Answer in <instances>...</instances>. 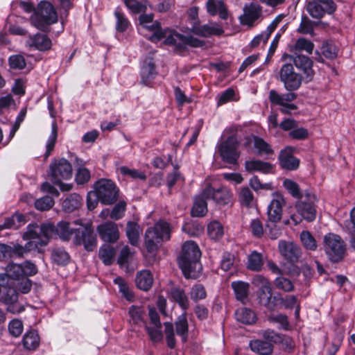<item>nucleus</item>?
<instances>
[{
	"mask_svg": "<svg viewBox=\"0 0 355 355\" xmlns=\"http://www.w3.org/2000/svg\"><path fill=\"white\" fill-rule=\"evenodd\" d=\"M53 236L67 240V222L61 221L57 226L51 223H44L40 227L37 224H30L23 234L24 240H33L38 249L46 245Z\"/></svg>",
	"mask_w": 355,
	"mask_h": 355,
	"instance_id": "1",
	"label": "nucleus"
},
{
	"mask_svg": "<svg viewBox=\"0 0 355 355\" xmlns=\"http://www.w3.org/2000/svg\"><path fill=\"white\" fill-rule=\"evenodd\" d=\"M201 252L195 242L187 241L184 243L178 260L179 266L186 278L197 277L201 269L199 262Z\"/></svg>",
	"mask_w": 355,
	"mask_h": 355,
	"instance_id": "2",
	"label": "nucleus"
},
{
	"mask_svg": "<svg viewBox=\"0 0 355 355\" xmlns=\"http://www.w3.org/2000/svg\"><path fill=\"white\" fill-rule=\"evenodd\" d=\"M171 232L170 225L163 220L157 222L153 227H148L144 236V245L147 252L150 254L155 253L162 241L170 239Z\"/></svg>",
	"mask_w": 355,
	"mask_h": 355,
	"instance_id": "3",
	"label": "nucleus"
},
{
	"mask_svg": "<svg viewBox=\"0 0 355 355\" xmlns=\"http://www.w3.org/2000/svg\"><path fill=\"white\" fill-rule=\"evenodd\" d=\"M80 220L68 221V236L74 235L73 242L76 245H84L87 251H93L97 244L96 236L89 226L79 223Z\"/></svg>",
	"mask_w": 355,
	"mask_h": 355,
	"instance_id": "4",
	"label": "nucleus"
},
{
	"mask_svg": "<svg viewBox=\"0 0 355 355\" xmlns=\"http://www.w3.org/2000/svg\"><path fill=\"white\" fill-rule=\"evenodd\" d=\"M30 20L33 26L44 31L49 24L57 21V14L51 3L44 1L38 4Z\"/></svg>",
	"mask_w": 355,
	"mask_h": 355,
	"instance_id": "5",
	"label": "nucleus"
},
{
	"mask_svg": "<svg viewBox=\"0 0 355 355\" xmlns=\"http://www.w3.org/2000/svg\"><path fill=\"white\" fill-rule=\"evenodd\" d=\"M164 325L166 340L169 348L174 349L176 345L174 334V325L175 327V332L177 335L181 337L182 342L185 343L187 340L189 335V324L186 312H184L182 315L178 317L174 324L171 322H166L164 323Z\"/></svg>",
	"mask_w": 355,
	"mask_h": 355,
	"instance_id": "6",
	"label": "nucleus"
},
{
	"mask_svg": "<svg viewBox=\"0 0 355 355\" xmlns=\"http://www.w3.org/2000/svg\"><path fill=\"white\" fill-rule=\"evenodd\" d=\"M322 247L329 259L332 262L341 261L346 252V245L340 236L328 233L323 237Z\"/></svg>",
	"mask_w": 355,
	"mask_h": 355,
	"instance_id": "7",
	"label": "nucleus"
},
{
	"mask_svg": "<svg viewBox=\"0 0 355 355\" xmlns=\"http://www.w3.org/2000/svg\"><path fill=\"white\" fill-rule=\"evenodd\" d=\"M239 141L236 135L228 137L225 141L218 144V152L221 159L227 164L237 165L241 152L239 150Z\"/></svg>",
	"mask_w": 355,
	"mask_h": 355,
	"instance_id": "8",
	"label": "nucleus"
},
{
	"mask_svg": "<svg viewBox=\"0 0 355 355\" xmlns=\"http://www.w3.org/2000/svg\"><path fill=\"white\" fill-rule=\"evenodd\" d=\"M94 189L102 204L112 205L117 200L119 190L112 180L101 179L95 183Z\"/></svg>",
	"mask_w": 355,
	"mask_h": 355,
	"instance_id": "9",
	"label": "nucleus"
},
{
	"mask_svg": "<svg viewBox=\"0 0 355 355\" xmlns=\"http://www.w3.org/2000/svg\"><path fill=\"white\" fill-rule=\"evenodd\" d=\"M279 80L283 83L288 92H293L300 87L302 76L295 71L292 64L286 63L280 69Z\"/></svg>",
	"mask_w": 355,
	"mask_h": 355,
	"instance_id": "10",
	"label": "nucleus"
},
{
	"mask_svg": "<svg viewBox=\"0 0 355 355\" xmlns=\"http://www.w3.org/2000/svg\"><path fill=\"white\" fill-rule=\"evenodd\" d=\"M316 196L309 192H306L304 196L299 199L295 208L297 212L306 220L313 221L316 216L315 202Z\"/></svg>",
	"mask_w": 355,
	"mask_h": 355,
	"instance_id": "11",
	"label": "nucleus"
},
{
	"mask_svg": "<svg viewBox=\"0 0 355 355\" xmlns=\"http://www.w3.org/2000/svg\"><path fill=\"white\" fill-rule=\"evenodd\" d=\"M297 95L294 92L280 94L276 90L272 89L269 92L268 98L272 104L281 107L279 110L282 113L289 114L297 109L296 105L291 103L297 98Z\"/></svg>",
	"mask_w": 355,
	"mask_h": 355,
	"instance_id": "12",
	"label": "nucleus"
},
{
	"mask_svg": "<svg viewBox=\"0 0 355 355\" xmlns=\"http://www.w3.org/2000/svg\"><path fill=\"white\" fill-rule=\"evenodd\" d=\"M203 196L213 200L219 206L229 205L232 203L233 198V193L228 188L220 187L214 189L211 185H207L203 189Z\"/></svg>",
	"mask_w": 355,
	"mask_h": 355,
	"instance_id": "13",
	"label": "nucleus"
},
{
	"mask_svg": "<svg viewBox=\"0 0 355 355\" xmlns=\"http://www.w3.org/2000/svg\"><path fill=\"white\" fill-rule=\"evenodd\" d=\"M49 174L51 181L59 186L61 191L67 190V184L62 182L67 177V159L62 158L51 164Z\"/></svg>",
	"mask_w": 355,
	"mask_h": 355,
	"instance_id": "14",
	"label": "nucleus"
},
{
	"mask_svg": "<svg viewBox=\"0 0 355 355\" xmlns=\"http://www.w3.org/2000/svg\"><path fill=\"white\" fill-rule=\"evenodd\" d=\"M334 2L328 3L324 0H316L307 3L306 10L309 15L315 19L322 18L324 14H333L336 10Z\"/></svg>",
	"mask_w": 355,
	"mask_h": 355,
	"instance_id": "15",
	"label": "nucleus"
},
{
	"mask_svg": "<svg viewBox=\"0 0 355 355\" xmlns=\"http://www.w3.org/2000/svg\"><path fill=\"white\" fill-rule=\"evenodd\" d=\"M286 201L282 195L276 193L273 194V198L268 207V221L271 223H279L282 218L283 207Z\"/></svg>",
	"mask_w": 355,
	"mask_h": 355,
	"instance_id": "16",
	"label": "nucleus"
},
{
	"mask_svg": "<svg viewBox=\"0 0 355 355\" xmlns=\"http://www.w3.org/2000/svg\"><path fill=\"white\" fill-rule=\"evenodd\" d=\"M278 248L280 254L292 263L297 262L302 254L300 247L293 242L279 241Z\"/></svg>",
	"mask_w": 355,
	"mask_h": 355,
	"instance_id": "17",
	"label": "nucleus"
},
{
	"mask_svg": "<svg viewBox=\"0 0 355 355\" xmlns=\"http://www.w3.org/2000/svg\"><path fill=\"white\" fill-rule=\"evenodd\" d=\"M288 57L293 62L295 66L305 75L306 81H311L314 76L313 61L308 56L297 52L292 55H288Z\"/></svg>",
	"mask_w": 355,
	"mask_h": 355,
	"instance_id": "18",
	"label": "nucleus"
},
{
	"mask_svg": "<svg viewBox=\"0 0 355 355\" xmlns=\"http://www.w3.org/2000/svg\"><path fill=\"white\" fill-rule=\"evenodd\" d=\"M96 230L100 238L107 243H115L119 239V230L117 225L111 221L98 225Z\"/></svg>",
	"mask_w": 355,
	"mask_h": 355,
	"instance_id": "19",
	"label": "nucleus"
},
{
	"mask_svg": "<svg viewBox=\"0 0 355 355\" xmlns=\"http://www.w3.org/2000/svg\"><path fill=\"white\" fill-rule=\"evenodd\" d=\"M262 8L259 4L251 3L243 7V14L239 17L242 25L252 26L261 15Z\"/></svg>",
	"mask_w": 355,
	"mask_h": 355,
	"instance_id": "20",
	"label": "nucleus"
},
{
	"mask_svg": "<svg viewBox=\"0 0 355 355\" xmlns=\"http://www.w3.org/2000/svg\"><path fill=\"white\" fill-rule=\"evenodd\" d=\"M191 32L200 37H209L211 35H220L224 33V31L217 24L200 25V21H193L192 22Z\"/></svg>",
	"mask_w": 355,
	"mask_h": 355,
	"instance_id": "21",
	"label": "nucleus"
},
{
	"mask_svg": "<svg viewBox=\"0 0 355 355\" xmlns=\"http://www.w3.org/2000/svg\"><path fill=\"white\" fill-rule=\"evenodd\" d=\"M279 161L281 167L288 171H294L300 165V160L293 156L291 147H286L280 151Z\"/></svg>",
	"mask_w": 355,
	"mask_h": 355,
	"instance_id": "22",
	"label": "nucleus"
},
{
	"mask_svg": "<svg viewBox=\"0 0 355 355\" xmlns=\"http://www.w3.org/2000/svg\"><path fill=\"white\" fill-rule=\"evenodd\" d=\"M26 44L30 48L39 51H46L51 46V40L46 35L42 33L29 35Z\"/></svg>",
	"mask_w": 355,
	"mask_h": 355,
	"instance_id": "23",
	"label": "nucleus"
},
{
	"mask_svg": "<svg viewBox=\"0 0 355 355\" xmlns=\"http://www.w3.org/2000/svg\"><path fill=\"white\" fill-rule=\"evenodd\" d=\"M155 64L150 58H146L142 65L141 77V82L145 85H150L151 81L156 77Z\"/></svg>",
	"mask_w": 355,
	"mask_h": 355,
	"instance_id": "24",
	"label": "nucleus"
},
{
	"mask_svg": "<svg viewBox=\"0 0 355 355\" xmlns=\"http://www.w3.org/2000/svg\"><path fill=\"white\" fill-rule=\"evenodd\" d=\"M245 168L250 173L259 171L263 173H269L272 171L273 166L269 162L253 159L245 162Z\"/></svg>",
	"mask_w": 355,
	"mask_h": 355,
	"instance_id": "25",
	"label": "nucleus"
},
{
	"mask_svg": "<svg viewBox=\"0 0 355 355\" xmlns=\"http://www.w3.org/2000/svg\"><path fill=\"white\" fill-rule=\"evenodd\" d=\"M135 283L138 288L147 291L153 285V277L151 272L148 270L138 272L135 278Z\"/></svg>",
	"mask_w": 355,
	"mask_h": 355,
	"instance_id": "26",
	"label": "nucleus"
},
{
	"mask_svg": "<svg viewBox=\"0 0 355 355\" xmlns=\"http://www.w3.org/2000/svg\"><path fill=\"white\" fill-rule=\"evenodd\" d=\"M206 196H203V191L200 194L196 196L194 203L191 209V215L194 217L204 216L207 212V200Z\"/></svg>",
	"mask_w": 355,
	"mask_h": 355,
	"instance_id": "27",
	"label": "nucleus"
},
{
	"mask_svg": "<svg viewBox=\"0 0 355 355\" xmlns=\"http://www.w3.org/2000/svg\"><path fill=\"white\" fill-rule=\"evenodd\" d=\"M141 230L138 223L132 221H128L127 223L125 233L129 243L132 245L137 246L139 245Z\"/></svg>",
	"mask_w": 355,
	"mask_h": 355,
	"instance_id": "28",
	"label": "nucleus"
},
{
	"mask_svg": "<svg viewBox=\"0 0 355 355\" xmlns=\"http://www.w3.org/2000/svg\"><path fill=\"white\" fill-rule=\"evenodd\" d=\"M250 347L254 352L260 355H269L273 350V345L270 342H266L264 339L251 340Z\"/></svg>",
	"mask_w": 355,
	"mask_h": 355,
	"instance_id": "29",
	"label": "nucleus"
},
{
	"mask_svg": "<svg viewBox=\"0 0 355 355\" xmlns=\"http://www.w3.org/2000/svg\"><path fill=\"white\" fill-rule=\"evenodd\" d=\"M170 296L184 311L189 307V301L184 290L179 287L171 289Z\"/></svg>",
	"mask_w": 355,
	"mask_h": 355,
	"instance_id": "30",
	"label": "nucleus"
},
{
	"mask_svg": "<svg viewBox=\"0 0 355 355\" xmlns=\"http://www.w3.org/2000/svg\"><path fill=\"white\" fill-rule=\"evenodd\" d=\"M40 341L37 332L35 330H31L24 335L21 343L25 349L35 350L39 346Z\"/></svg>",
	"mask_w": 355,
	"mask_h": 355,
	"instance_id": "31",
	"label": "nucleus"
},
{
	"mask_svg": "<svg viewBox=\"0 0 355 355\" xmlns=\"http://www.w3.org/2000/svg\"><path fill=\"white\" fill-rule=\"evenodd\" d=\"M232 288H233L236 297L238 300L245 303L248 300L249 284L247 282L238 281L232 282Z\"/></svg>",
	"mask_w": 355,
	"mask_h": 355,
	"instance_id": "32",
	"label": "nucleus"
},
{
	"mask_svg": "<svg viewBox=\"0 0 355 355\" xmlns=\"http://www.w3.org/2000/svg\"><path fill=\"white\" fill-rule=\"evenodd\" d=\"M235 317L237 321L245 324H251L256 321L254 311L245 307L238 309L235 312Z\"/></svg>",
	"mask_w": 355,
	"mask_h": 355,
	"instance_id": "33",
	"label": "nucleus"
},
{
	"mask_svg": "<svg viewBox=\"0 0 355 355\" xmlns=\"http://www.w3.org/2000/svg\"><path fill=\"white\" fill-rule=\"evenodd\" d=\"M263 266V256L254 250L248 257L247 268L252 271H260Z\"/></svg>",
	"mask_w": 355,
	"mask_h": 355,
	"instance_id": "34",
	"label": "nucleus"
},
{
	"mask_svg": "<svg viewBox=\"0 0 355 355\" xmlns=\"http://www.w3.org/2000/svg\"><path fill=\"white\" fill-rule=\"evenodd\" d=\"M142 26L144 28L153 32V35L149 37V40L153 42H159L166 36V33L161 29L159 23L156 21Z\"/></svg>",
	"mask_w": 355,
	"mask_h": 355,
	"instance_id": "35",
	"label": "nucleus"
},
{
	"mask_svg": "<svg viewBox=\"0 0 355 355\" xmlns=\"http://www.w3.org/2000/svg\"><path fill=\"white\" fill-rule=\"evenodd\" d=\"M115 254L116 250L113 247L104 244L99 250L98 256L105 265L109 266L112 263Z\"/></svg>",
	"mask_w": 355,
	"mask_h": 355,
	"instance_id": "36",
	"label": "nucleus"
},
{
	"mask_svg": "<svg viewBox=\"0 0 355 355\" xmlns=\"http://www.w3.org/2000/svg\"><path fill=\"white\" fill-rule=\"evenodd\" d=\"M300 238L302 246L306 250L311 251H315L317 250V241L310 232L306 230L302 231L300 233Z\"/></svg>",
	"mask_w": 355,
	"mask_h": 355,
	"instance_id": "37",
	"label": "nucleus"
},
{
	"mask_svg": "<svg viewBox=\"0 0 355 355\" xmlns=\"http://www.w3.org/2000/svg\"><path fill=\"white\" fill-rule=\"evenodd\" d=\"M128 313L130 322L136 325L141 324L146 325V322L144 320L145 312L143 308L132 305L130 307Z\"/></svg>",
	"mask_w": 355,
	"mask_h": 355,
	"instance_id": "38",
	"label": "nucleus"
},
{
	"mask_svg": "<svg viewBox=\"0 0 355 355\" xmlns=\"http://www.w3.org/2000/svg\"><path fill=\"white\" fill-rule=\"evenodd\" d=\"M28 241H29L25 245V246L16 244L14 245L13 247H11V255L13 254L17 257H22L24 254L29 251L39 250L38 248L35 247V243L33 240Z\"/></svg>",
	"mask_w": 355,
	"mask_h": 355,
	"instance_id": "39",
	"label": "nucleus"
},
{
	"mask_svg": "<svg viewBox=\"0 0 355 355\" xmlns=\"http://www.w3.org/2000/svg\"><path fill=\"white\" fill-rule=\"evenodd\" d=\"M254 146L258 150V155H270L274 153L271 146L261 137H254Z\"/></svg>",
	"mask_w": 355,
	"mask_h": 355,
	"instance_id": "40",
	"label": "nucleus"
},
{
	"mask_svg": "<svg viewBox=\"0 0 355 355\" xmlns=\"http://www.w3.org/2000/svg\"><path fill=\"white\" fill-rule=\"evenodd\" d=\"M207 232L211 239H219L223 235V227L219 222L213 221L208 225Z\"/></svg>",
	"mask_w": 355,
	"mask_h": 355,
	"instance_id": "41",
	"label": "nucleus"
},
{
	"mask_svg": "<svg viewBox=\"0 0 355 355\" xmlns=\"http://www.w3.org/2000/svg\"><path fill=\"white\" fill-rule=\"evenodd\" d=\"M338 48L332 42H324L321 46V53L327 58L335 59L338 55Z\"/></svg>",
	"mask_w": 355,
	"mask_h": 355,
	"instance_id": "42",
	"label": "nucleus"
},
{
	"mask_svg": "<svg viewBox=\"0 0 355 355\" xmlns=\"http://www.w3.org/2000/svg\"><path fill=\"white\" fill-rule=\"evenodd\" d=\"M91 179V173L88 168L81 166L76 169L75 181L78 185H84Z\"/></svg>",
	"mask_w": 355,
	"mask_h": 355,
	"instance_id": "43",
	"label": "nucleus"
},
{
	"mask_svg": "<svg viewBox=\"0 0 355 355\" xmlns=\"http://www.w3.org/2000/svg\"><path fill=\"white\" fill-rule=\"evenodd\" d=\"M182 230L189 236H198L203 232L204 227L196 222H189L183 225Z\"/></svg>",
	"mask_w": 355,
	"mask_h": 355,
	"instance_id": "44",
	"label": "nucleus"
},
{
	"mask_svg": "<svg viewBox=\"0 0 355 355\" xmlns=\"http://www.w3.org/2000/svg\"><path fill=\"white\" fill-rule=\"evenodd\" d=\"M6 272L8 277L16 280H19L24 276L21 264L10 263L7 266Z\"/></svg>",
	"mask_w": 355,
	"mask_h": 355,
	"instance_id": "45",
	"label": "nucleus"
},
{
	"mask_svg": "<svg viewBox=\"0 0 355 355\" xmlns=\"http://www.w3.org/2000/svg\"><path fill=\"white\" fill-rule=\"evenodd\" d=\"M114 15L116 18V28L117 31L121 33L125 31L128 28L130 22L119 8H117L115 10Z\"/></svg>",
	"mask_w": 355,
	"mask_h": 355,
	"instance_id": "46",
	"label": "nucleus"
},
{
	"mask_svg": "<svg viewBox=\"0 0 355 355\" xmlns=\"http://www.w3.org/2000/svg\"><path fill=\"white\" fill-rule=\"evenodd\" d=\"M83 206L82 197L73 193L68 196V212L78 211Z\"/></svg>",
	"mask_w": 355,
	"mask_h": 355,
	"instance_id": "47",
	"label": "nucleus"
},
{
	"mask_svg": "<svg viewBox=\"0 0 355 355\" xmlns=\"http://www.w3.org/2000/svg\"><path fill=\"white\" fill-rule=\"evenodd\" d=\"M124 3L132 14L146 12L147 9L145 3L137 0H124Z\"/></svg>",
	"mask_w": 355,
	"mask_h": 355,
	"instance_id": "48",
	"label": "nucleus"
},
{
	"mask_svg": "<svg viewBox=\"0 0 355 355\" xmlns=\"http://www.w3.org/2000/svg\"><path fill=\"white\" fill-rule=\"evenodd\" d=\"M274 283L277 288L282 290L284 292H291L294 289L293 282L290 279L282 277V275L277 277L275 279Z\"/></svg>",
	"mask_w": 355,
	"mask_h": 355,
	"instance_id": "49",
	"label": "nucleus"
},
{
	"mask_svg": "<svg viewBox=\"0 0 355 355\" xmlns=\"http://www.w3.org/2000/svg\"><path fill=\"white\" fill-rule=\"evenodd\" d=\"M294 48L297 51H305L309 54H311L313 51L314 44L311 41L302 37L296 41Z\"/></svg>",
	"mask_w": 355,
	"mask_h": 355,
	"instance_id": "50",
	"label": "nucleus"
},
{
	"mask_svg": "<svg viewBox=\"0 0 355 355\" xmlns=\"http://www.w3.org/2000/svg\"><path fill=\"white\" fill-rule=\"evenodd\" d=\"M145 329L150 337V339L153 343H158L163 338V334L162 331V327L158 326H148L147 324L145 325Z\"/></svg>",
	"mask_w": 355,
	"mask_h": 355,
	"instance_id": "51",
	"label": "nucleus"
},
{
	"mask_svg": "<svg viewBox=\"0 0 355 355\" xmlns=\"http://www.w3.org/2000/svg\"><path fill=\"white\" fill-rule=\"evenodd\" d=\"M18 293L14 288H7L6 293L1 296V301L5 304L17 302Z\"/></svg>",
	"mask_w": 355,
	"mask_h": 355,
	"instance_id": "52",
	"label": "nucleus"
},
{
	"mask_svg": "<svg viewBox=\"0 0 355 355\" xmlns=\"http://www.w3.org/2000/svg\"><path fill=\"white\" fill-rule=\"evenodd\" d=\"M183 35L182 34L178 33H172L168 36H165L166 37L164 43L169 45H174L177 49L181 50L183 49L182 40Z\"/></svg>",
	"mask_w": 355,
	"mask_h": 355,
	"instance_id": "53",
	"label": "nucleus"
},
{
	"mask_svg": "<svg viewBox=\"0 0 355 355\" xmlns=\"http://www.w3.org/2000/svg\"><path fill=\"white\" fill-rule=\"evenodd\" d=\"M8 62L10 67L12 69H23L26 65L25 58L21 55H12L10 56Z\"/></svg>",
	"mask_w": 355,
	"mask_h": 355,
	"instance_id": "54",
	"label": "nucleus"
},
{
	"mask_svg": "<svg viewBox=\"0 0 355 355\" xmlns=\"http://www.w3.org/2000/svg\"><path fill=\"white\" fill-rule=\"evenodd\" d=\"M284 186L293 197L300 199L304 196V194L300 192L299 186L296 182L286 179L284 182Z\"/></svg>",
	"mask_w": 355,
	"mask_h": 355,
	"instance_id": "55",
	"label": "nucleus"
},
{
	"mask_svg": "<svg viewBox=\"0 0 355 355\" xmlns=\"http://www.w3.org/2000/svg\"><path fill=\"white\" fill-rule=\"evenodd\" d=\"M191 298L194 302L203 300L207 296L205 287L201 284H196L192 286L190 292Z\"/></svg>",
	"mask_w": 355,
	"mask_h": 355,
	"instance_id": "56",
	"label": "nucleus"
},
{
	"mask_svg": "<svg viewBox=\"0 0 355 355\" xmlns=\"http://www.w3.org/2000/svg\"><path fill=\"white\" fill-rule=\"evenodd\" d=\"M268 320L270 322L279 324V328H282L285 330H287L288 329L289 322L288 321L287 316L284 314H271L268 316Z\"/></svg>",
	"mask_w": 355,
	"mask_h": 355,
	"instance_id": "57",
	"label": "nucleus"
},
{
	"mask_svg": "<svg viewBox=\"0 0 355 355\" xmlns=\"http://www.w3.org/2000/svg\"><path fill=\"white\" fill-rule=\"evenodd\" d=\"M53 205L54 201L53 198L49 196L40 198L35 202L36 209L40 211L49 210Z\"/></svg>",
	"mask_w": 355,
	"mask_h": 355,
	"instance_id": "58",
	"label": "nucleus"
},
{
	"mask_svg": "<svg viewBox=\"0 0 355 355\" xmlns=\"http://www.w3.org/2000/svg\"><path fill=\"white\" fill-rule=\"evenodd\" d=\"M57 125L55 123H53L51 132L46 142V151L45 153L46 157H48L53 150L57 139Z\"/></svg>",
	"mask_w": 355,
	"mask_h": 355,
	"instance_id": "59",
	"label": "nucleus"
},
{
	"mask_svg": "<svg viewBox=\"0 0 355 355\" xmlns=\"http://www.w3.org/2000/svg\"><path fill=\"white\" fill-rule=\"evenodd\" d=\"M23 323L20 320L14 319L8 324L10 334L14 337L19 336L23 331Z\"/></svg>",
	"mask_w": 355,
	"mask_h": 355,
	"instance_id": "60",
	"label": "nucleus"
},
{
	"mask_svg": "<svg viewBox=\"0 0 355 355\" xmlns=\"http://www.w3.org/2000/svg\"><path fill=\"white\" fill-rule=\"evenodd\" d=\"M125 207L126 202L123 200L119 201L113 207L110 214V218L116 220L121 218L125 211Z\"/></svg>",
	"mask_w": 355,
	"mask_h": 355,
	"instance_id": "61",
	"label": "nucleus"
},
{
	"mask_svg": "<svg viewBox=\"0 0 355 355\" xmlns=\"http://www.w3.org/2000/svg\"><path fill=\"white\" fill-rule=\"evenodd\" d=\"M266 234L272 240L277 239L282 234L281 228L277 223L267 221L266 224Z\"/></svg>",
	"mask_w": 355,
	"mask_h": 355,
	"instance_id": "62",
	"label": "nucleus"
},
{
	"mask_svg": "<svg viewBox=\"0 0 355 355\" xmlns=\"http://www.w3.org/2000/svg\"><path fill=\"white\" fill-rule=\"evenodd\" d=\"M262 337L266 342H270L273 345V344H278L281 341L282 334L273 330L267 329L263 331Z\"/></svg>",
	"mask_w": 355,
	"mask_h": 355,
	"instance_id": "63",
	"label": "nucleus"
},
{
	"mask_svg": "<svg viewBox=\"0 0 355 355\" xmlns=\"http://www.w3.org/2000/svg\"><path fill=\"white\" fill-rule=\"evenodd\" d=\"M119 170L123 175H129L133 179H140L143 180L146 179V175L144 173L139 171L138 170L130 169L126 166H121Z\"/></svg>",
	"mask_w": 355,
	"mask_h": 355,
	"instance_id": "64",
	"label": "nucleus"
}]
</instances>
